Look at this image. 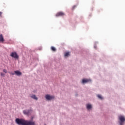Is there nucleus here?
<instances>
[{"label": "nucleus", "instance_id": "nucleus-1", "mask_svg": "<svg viewBox=\"0 0 125 125\" xmlns=\"http://www.w3.org/2000/svg\"><path fill=\"white\" fill-rule=\"evenodd\" d=\"M15 122L18 125H36L34 122L26 121L23 119L17 118L15 120Z\"/></svg>", "mask_w": 125, "mask_h": 125}, {"label": "nucleus", "instance_id": "nucleus-2", "mask_svg": "<svg viewBox=\"0 0 125 125\" xmlns=\"http://www.w3.org/2000/svg\"><path fill=\"white\" fill-rule=\"evenodd\" d=\"M119 120L120 121V125H124V122H125V118L123 116L120 115L119 116Z\"/></svg>", "mask_w": 125, "mask_h": 125}, {"label": "nucleus", "instance_id": "nucleus-3", "mask_svg": "<svg viewBox=\"0 0 125 125\" xmlns=\"http://www.w3.org/2000/svg\"><path fill=\"white\" fill-rule=\"evenodd\" d=\"M10 56L16 59H18V58H19V56H18V54H17V53L16 52H12L10 54Z\"/></svg>", "mask_w": 125, "mask_h": 125}, {"label": "nucleus", "instance_id": "nucleus-4", "mask_svg": "<svg viewBox=\"0 0 125 125\" xmlns=\"http://www.w3.org/2000/svg\"><path fill=\"white\" fill-rule=\"evenodd\" d=\"M23 112L24 115H30L32 113V110H23Z\"/></svg>", "mask_w": 125, "mask_h": 125}, {"label": "nucleus", "instance_id": "nucleus-5", "mask_svg": "<svg viewBox=\"0 0 125 125\" xmlns=\"http://www.w3.org/2000/svg\"><path fill=\"white\" fill-rule=\"evenodd\" d=\"M45 98L47 99V100H51V99H54V96H51L49 95H46L45 96Z\"/></svg>", "mask_w": 125, "mask_h": 125}, {"label": "nucleus", "instance_id": "nucleus-6", "mask_svg": "<svg viewBox=\"0 0 125 125\" xmlns=\"http://www.w3.org/2000/svg\"><path fill=\"white\" fill-rule=\"evenodd\" d=\"M64 15H65L64 13L62 12H59L56 14V16L58 17V16H64Z\"/></svg>", "mask_w": 125, "mask_h": 125}, {"label": "nucleus", "instance_id": "nucleus-7", "mask_svg": "<svg viewBox=\"0 0 125 125\" xmlns=\"http://www.w3.org/2000/svg\"><path fill=\"white\" fill-rule=\"evenodd\" d=\"M0 42H1V43L4 42V38H3L2 34H0Z\"/></svg>", "mask_w": 125, "mask_h": 125}, {"label": "nucleus", "instance_id": "nucleus-8", "mask_svg": "<svg viewBox=\"0 0 125 125\" xmlns=\"http://www.w3.org/2000/svg\"><path fill=\"white\" fill-rule=\"evenodd\" d=\"M89 82H91V80H90V79H83L82 80L83 83H89Z\"/></svg>", "mask_w": 125, "mask_h": 125}, {"label": "nucleus", "instance_id": "nucleus-9", "mask_svg": "<svg viewBox=\"0 0 125 125\" xmlns=\"http://www.w3.org/2000/svg\"><path fill=\"white\" fill-rule=\"evenodd\" d=\"M15 74H16V75L17 76H21L22 75V73H21L20 71H19L18 70L15 71Z\"/></svg>", "mask_w": 125, "mask_h": 125}, {"label": "nucleus", "instance_id": "nucleus-10", "mask_svg": "<svg viewBox=\"0 0 125 125\" xmlns=\"http://www.w3.org/2000/svg\"><path fill=\"white\" fill-rule=\"evenodd\" d=\"M31 98H33V99H35V100H38V97L36 96L35 95H32L31 96Z\"/></svg>", "mask_w": 125, "mask_h": 125}, {"label": "nucleus", "instance_id": "nucleus-11", "mask_svg": "<svg viewBox=\"0 0 125 125\" xmlns=\"http://www.w3.org/2000/svg\"><path fill=\"white\" fill-rule=\"evenodd\" d=\"M86 108H87V109H88V110H89V109H91V108H92L91 104H87Z\"/></svg>", "mask_w": 125, "mask_h": 125}, {"label": "nucleus", "instance_id": "nucleus-12", "mask_svg": "<svg viewBox=\"0 0 125 125\" xmlns=\"http://www.w3.org/2000/svg\"><path fill=\"white\" fill-rule=\"evenodd\" d=\"M97 97L99 98V99L102 100L103 99V97L101 95H97Z\"/></svg>", "mask_w": 125, "mask_h": 125}, {"label": "nucleus", "instance_id": "nucleus-13", "mask_svg": "<svg viewBox=\"0 0 125 125\" xmlns=\"http://www.w3.org/2000/svg\"><path fill=\"white\" fill-rule=\"evenodd\" d=\"M69 55H70V52H67L65 53L64 56H65V57H67V56H69Z\"/></svg>", "mask_w": 125, "mask_h": 125}, {"label": "nucleus", "instance_id": "nucleus-14", "mask_svg": "<svg viewBox=\"0 0 125 125\" xmlns=\"http://www.w3.org/2000/svg\"><path fill=\"white\" fill-rule=\"evenodd\" d=\"M51 49L52 51H56V48H55V47H54V46H52L51 47Z\"/></svg>", "mask_w": 125, "mask_h": 125}, {"label": "nucleus", "instance_id": "nucleus-15", "mask_svg": "<svg viewBox=\"0 0 125 125\" xmlns=\"http://www.w3.org/2000/svg\"><path fill=\"white\" fill-rule=\"evenodd\" d=\"M3 72L5 74H6L7 73V70L6 69H3Z\"/></svg>", "mask_w": 125, "mask_h": 125}, {"label": "nucleus", "instance_id": "nucleus-16", "mask_svg": "<svg viewBox=\"0 0 125 125\" xmlns=\"http://www.w3.org/2000/svg\"><path fill=\"white\" fill-rule=\"evenodd\" d=\"M0 76H1V77H4V76H5V75L3 73L1 72V73H0Z\"/></svg>", "mask_w": 125, "mask_h": 125}, {"label": "nucleus", "instance_id": "nucleus-17", "mask_svg": "<svg viewBox=\"0 0 125 125\" xmlns=\"http://www.w3.org/2000/svg\"><path fill=\"white\" fill-rule=\"evenodd\" d=\"M76 7H77V6L75 5L73 7V9H75V8H76Z\"/></svg>", "mask_w": 125, "mask_h": 125}, {"label": "nucleus", "instance_id": "nucleus-18", "mask_svg": "<svg viewBox=\"0 0 125 125\" xmlns=\"http://www.w3.org/2000/svg\"><path fill=\"white\" fill-rule=\"evenodd\" d=\"M10 75H15L14 73H10Z\"/></svg>", "mask_w": 125, "mask_h": 125}, {"label": "nucleus", "instance_id": "nucleus-19", "mask_svg": "<svg viewBox=\"0 0 125 125\" xmlns=\"http://www.w3.org/2000/svg\"><path fill=\"white\" fill-rule=\"evenodd\" d=\"M2 14V13L1 12H0V16Z\"/></svg>", "mask_w": 125, "mask_h": 125}]
</instances>
